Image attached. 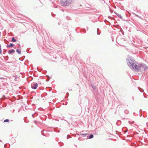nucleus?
Returning <instances> with one entry per match:
<instances>
[{
	"label": "nucleus",
	"instance_id": "nucleus-1",
	"mask_svg": "<svg viewBox=\"0 0 148 148\" xmlns=\"http://www.w3.org/2000/svg\"><path fill=\"white\" fill-rule=\"evenodd\" d=\"M127 63L130 67L135 71H138L140 70L141 65L144 70L148 69V66L145 64H141L140 66L137 65L135 64V61L130 58L127 59Z\"/></svg>",
	"mask_w": 148,
	"mask_h": 148
},
{
	"label": "nucleus",
	"instance_id": "nucleus-2",
	"mask_svg": "<svg viewBox=\"0 0 148 148\" xmlns=\"http://www.w3.org/2000/svg\"><path fill=\"white\" fill-rule=\"evenodd\" d=\"M61 5L63 6H67L71 3V1L70 0H63L60 1Z\"/></svg>",
	"mask_w": 148,
	"mask_h": 148
},
{
	"label": "nucleus",
	"instance_id": "nucleus-3",
	"mask_svg": "<svg viewBox=\"0 0 148 148\" xmlns=\"http://www.w3.org/2000/svg\"><path fill=\"white\" fill-rule=\"evenodd\" d=\"M38 85V84L37 83L32 84L31 85V88L32 89H36Z\"/></svg>",
	"mask_w": 148,
	"mask_h": 148
},
{
	"label": "nucleus",
	"instance_id": "nucleus-4",
	"mask_svg": "<svg viewBox=\"0 0 148 148\" xmlns=\"http://www.w3.org/2000/svg\"><path fill=\"white\" fill-rule=\"evenodd\" d=\"M15 52V51L14 49H11L8 51V53L12 55Z\"/></svg>",
	"mask_w": 148,
	"mask_h": 148
},
{
	"label": "nucleus",
	"instance_id": "nucleus-5",
	"mask_svg": "<svg viewBox=\"0 0 148 148\" xmlns=\"http://www.w3.org/2000/svg\"><path fill=\"white\" fill-rule=\"evenodd\" d=\"M14 45V44L13 43H10L9 45H7L6 47L8 48L10 47H12Z\"/></svg>",
	"mask_w": 148,
	"mask_h": 148
},
{
	"label": "nucleus",
	"instance_id": "nucleus-6",
	"mask_svg": "<svg viewBox=\"0 0 148 148\" xmlns=\"http://www.w3.org/2000/svg\"><path fill=\"white\" fill-rule=\"evenodd\" d=\"M115 14L119 18H120L121 19H123V17L122 16H121V15L120 14H119L118 13H116V12H115Z\"/></svg>",
	"mask_w": 148,
	"mask_h": 148
},
{
	"label": "nucleus",
	"instance_id": "nucleus-7",
	"mask_svg": "<svg viewBox=\"0 0 148 148\" xmlns=\"http://www.w3.org/2000/svg\"><path fill=\"white\" fill-rule=\"evenodd\" d=\"M80 135L82 137L87 136V137H88V135L86 134H80Z\"/></svg>",
	"mask_w": 148,
	"mask_h": 148
},
{
	"label": "nucleus",
	"instance_id": "nucleus-8",
	"mask_svg": "<svg viewBox=\"0 0 148 148\" xmlns=\"http://www.w3.org/2000/svg\"><path fill=\"white\" fill-rule=\"evenodd\" d=\"M138 88L141 92H143L144 91L143 89L140 88V87H138Z\"/></svg>",
	"mask_w": 148,
	"mask_h": 148
},
{
	"label": "nucleus",
	"instance_id": "nucleus-9",
	"mask_svg": "<svg viewBox=\"0 0 148 148\" xmlns=\"http://www.w3.org/2000/svg\"><path fill=\"white\" fill-rule=\"evenodd\" d=\"M12 40L13 42H15L16 41V40L15 39L14 37H13L12 38Z\"/></svg>",
	"mask_w": 148,
	"mask_h": 148
},
{
	"label": "nucleus",
	"instance_id": "nucleus-10",
	"mask_svg": "<svg viewBox=\"0 0 148 148\" xmlns=\"http://www.w3.org/2000/svg\"><path fill=\"white\" fill-rule=\"evenodd\" d=\"M16 52L20 54H21V51H19V50L18 49H17L16 50Z\"/></svg>",
	"mask_w": 148,
	"mask_h": 148
},
{
	"label": "nucleus",
	"instance_id": "nucleus-11",
	"mask_svg": "<svg viewBox=\"0 0 148 148\" xmlns=\"http://www.w3.org/2000/svg\"><path fill=\"white\" fill-rule=\"evenodd\" d=\"M94 137V136L93 134H90L89 136H88V138L89 139H91L92 138Z\"/></svg>",
	"mask_w": 148,
	"mask_h": 148
},
{
	"label": "nucleus",
	"instance_id": "nucleus-12",
	"mask_svg": "<svg viewBox=\"0 0 148 148\" xmlns=\"http://www.w3.org/2000/svg\"><path fill=\"white\" fill-rule=\"evenodd\" d=\"M129 112L128 110H125L124 111V113L126 114H128Z\"/></svg>",
	"mask_w": 148,
	"mask_h": 148
},
{
	"label": "nucleus",
	"instance_id": "nucleus-13",
	"mask_svg": "<svg viewBox=\"0 0 148 148\" xmlns=\"http://www.w3.org/2000/svg\"><path fill=\"white\" fill-rule=\"evenodd\" d=\"M4 122H9V120L8 119H6L4 120Z\"/></svg>",
	"mask_w": 148,
	"mask_h": 148
},
{
	"label": "nucleus",
	"instance_id": "nucleus-14",
	"mask_svg": "<svg viewBox=\"0 0 148 148\" xmlns=\"http://www.w3.org/2000/svg\"><path fill=\"white\" fill-rule=\"evenodd\" d=\"M99 29L97 28V34L98 35H99L100 34V33L98 32V31H99Z\"/></svg>",
	"mask_w": 148,
	"mask_h": 148
},
{
	"label": "nucleus",
	"instance_id": "nucleus-15",
	"mask_svg": "<svg viewBox=\"0 0 148 148\" xmlns=\"http://www.w3.org/2000/svg\"><path fill=\"white\" fill-rule=\"evenodd\" d=\"M8 56H7L5 57V60H8Z\"/></svg>",
	"mask_w": 148,
	"mask_h": 148
},
{
	"label": "nucleus",
	"instance_id": "nucleus-16",
	"mask_svg": "<svg viewBox=\"0 0 148 148\" xmlns=\"http://www.w3.org/2000/svg\"><path fill=\"white\" fill-rule=\"evenodd\" d=\"M6 52V51L5 50V49H4L3 50V54H5Z\"/></svg>",
	"mask_w": 148,
	"mask_h": 148
},
{
	"label": "nucleus",
	"instance_id": "nucleus-17",
	"mask_svg": "<svg viewBox=\"0 0 148 148\" xmlns=\"http://www.w3.org/2000/svg\"><path fill=\"white\" fill-rule=\"evenodd\" d=\"M92 88L94 89H96V86H92Z\"/></svg>",
	"mask_w": 148,
	"mask_h": 148
},
{
	"label": "nucleus",
	"instance_id": "nucleus-18",
	"mask_svg": "<svg viewBox=\"0 0 148 148\" xmlns=\"http://www.w3.org/2000/svg\"><path fill=\"white\" fill-rule=\"evenodd\" d=\"M41 133L42 135L45 136V135L43 134V133L42 132V131H41Z\"/></svg>",
	"mask_w": 148,
	"mask_h": 148
},
{
	"label": "nucleus",
	"instance_id": "nucleus-19",
	"mask_svg": "<svg viewBox=\"0 0 148 148\" xmlns=\"http://www.w3.org/2000/svg\"><path fill=\"white\" fill-rule=\"evenodd\" d=\"M142 110H140V112H142Z\"/></svg>",
	"mask_w": 148,
	"mask_h": 148
},
{
	"label": "nucleus",
	"instance_id": "nucleus-20",
	"mask_svg": "<svg viewBox=\"0 0 148 148\" xmlns=\"http://www.w3.org/2000/svg\"><path fill=\"white\" fill-rule=\"evenodd\" d=\"M34 123L35 124H36V121H34Z\"/></svg>",
	"mask_w": 148,
	"mask_h": 148
},
{
	"label": "nucleus",
	"instance_id": "nucleus-21",
	"mask_svg": "<svg viewBox=\"0 0 148 148\" xmlns=\"http://www.w3.org/2000/svg\"><path fill=\"white\" fill-rule=\"evenodd\" d=\"M3 79V77H0V79Z\"/></svg>",
	"mask_w": 148,
	"mask_h": 148
},
{
	"label": "nucleus",
	"instance_id": "nucleus-22",
	"mask_svg": "<svg viewBox=\"0 0 148 148\" xmlns=\"http://www.w3.org/2000/svg\"><path fill=\"white\" fill-rule=\"evenodd\" d=\"M58 24L59 25H60V22H58Z\"/></svg>",
	"mask_w": 148,
	"mask_h": 148
},
{
	"label": "nucleus",
	"instance_id": "nucleus-23",
	"mask_svg": "<svg viewBox=\"0 0 148 148\" xmlns=\"http://www.w3.org/2000/svg\"><path fill=\"white\" fill-rule=\"evenodd\" d=\"M33 115H34V114H32V117H34V116Z\"/></svg>",
	"mask_w": 148,
	"mask_h": 148
},
{
	"label": "nucleus",
	"instance_id": "nucleus-24",
	"mask_svg": "<svg viewBox=\"0 0 148 148\" xmlns=\"http://www.w3.org/2000/svg\"><path fill=\"white\" fill-rule=\"evenodd\" d=\"M18 45H19V47H21V45H20V44H19Z\"/></svg>",
	"mask_w": 148,
	"mask_h": 148
},
{
	"label": "nucleus",
	"instance_id": "nucleus-25",
	"mask_svg": "<svg viewBox=\"0 0 148 148\" xmlns=\"http://www.w3.org/2000/svg\"><path fill=\"white\" fill-rule=\"evenodd\" d=\"M69 90H72V89H69Z\"/></svg>",
	"mask_w": 148,
	"mask_h": 148
},
{
	"label": "nucleus",
	"instance_id": "nucleus-26",
	"mask_svg": "<svg viewBox=\"0 0 148 148\" xmlns=\"http://www.w3.org/2000/svg\"><path fill=\"white\" fill-rule=\"evenodd\" d=\"M123 21H126V20H125L123 19Z\"/></svg>",
	"mask_w": 148,
	"mask_h": 148
},
{
	"label": "nucleus",
	"instance_id": "nucleus-27",
	"mask_svg": "<svg viewBox=\"0 0 148 148\" xmlns=\"http://www.w3.org/2000/svg\"><path fill=\"white\" fill-rule=\"evenodd\" d=\"M55 59H56V58L55 57L54 58Z\"/></svg>",
	"mask_w": 148,
	"mask_h": 148
},
{
	"label": "nucleus",
	"instance_id": "nucleus-28",
	"mask_svg": "<svg viewBox=\"0 0 148 148\" xmlns=\"http://www.w3.org/2000/svg\"><path fill=\"white\" fill-rule=\"evenodd\" d=\"M66 94H69V93L68 92H67Z\"/></svg>",
	"mask_w": 148,
	"mask_h": 148
},
{
	"label": "nucleus",
	"instance_id": "nucleus-29",
	"mask_svg": "<svg viewBox=\"0 0 148 148\" xmlns=\"http://www.w3.org/2000/svg\"><path fill=\"white\" fill-rule=\"evenodd\" d=\"M140 116H141L140 115Z\"/></svg>",
	"mask_w": 148,
	"mask_h": 148
},
{
	"label": "nucleus",
	"instance_id": "nucleus-30",
	"mask_svg": "<svg viewBox=\"0 0 148 148\" xmlns=\"http://www.w3.org/2000/svg\"><path fill=\"white\" fill-rule=\"evenodd\" d=\"M84 29V30L85 31V29Z\"/></svg>",
	"mask_w": 148,
	"mask_h": 148
}]
</instances>
